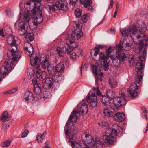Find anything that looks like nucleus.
Segmentation results:
<instances>
[{
    "label": "nucleus",
    "instance_id": "nucleus-1",
    "mask_svg": "<svg viewBox=\"0 0 148 148\" xmlns=\"http://www.w3.org/2000/svg\"><path fill=\"white\" fill-rule=\"evenodd\" d=\"M146 31V27L144 23L143 22L138 21L135 25H132L130 26L129 30L122 29L120 30V32L122 36L126 38L128 37L129 33L130 36L134 41L135 40H138L141 38V35L144 34Z\"/></svg>",
    "mask_w": 148,
    "mask_h": 148
},
{
    "label": "nucleus",
    "instance_id": "nucleus-2",
    "mask_svg": "<svg viewBox=\"0 0 148 148\" xmlns=\"http://www.w3.org/2000/svg\"><path fill=\"white\" fill-rule=\"evenodd\" d=\"M99 49H102V45H98L95 47L94 49L91 50L90 53L92 59L96 61V65L92 64V69L93 74L95 75V82L97 83L99 80L102 82V52L99 53Z\"/></svg>",
    "mask_w": 148,
    "mask_h": 148
},
{
    "label": "nucleus",
    "instance_id": "nucleus-3",
    "mask_svg": "<svg viewBox=\"0 0 148 148\" xmlns=\"http://www.w3.org/2000/svg\"><path fill=\"white\" fill-rule=\"evenodd\" d=\"M82 139L84 142L83 143H77L76 141L69 140L68 142L73 148H90L88 146L86 143L90 144L91 148H97L102 144L101 140L98 137L96 138L95 139L89 134L84 133L81 136Z\"/></svg>",
    "mask_w": 148,
    "mask_h": 148
},
{
    "label": "nucleus",
    "instance_id": "nucleus-4",
    "mask_svg": "<svg viewBox=\"0 0 148 148\" xmlns=\"http://www.w3.org/2000/svg\"><path fill=\"white\" fill-rule=\"evenodd\" d=\"M141 39L138 40V43L136 40L135 43H136V44L135 45L134 47V51L136 53H140V55L138 57L137 59V62L136 65L138 63H141L143 66V68L144 65L142 62L145 60L146 56V47L148 45V37L146 35L141 36Z\"/></svg>",
    "mask_w": 148,
    "mask_h": 148
},
{
    "label": "nucleus",
    "instance_id": "nucleus-5",
    "mask_svg": "<svg viewBox=\"0 0 148 148\" xmlns=\"http://www.w3.org/2000/svg\"><path fill=\"white\" fill-rule=\"evenodd\" d=\"M143 68V66L141 63H138L136 65L135 70L137 73L135 76V82L131 84L130 88L128 90V92L132 97H135L138 96V92L136 90L141 86L138 85L136 84H140L142 80L143 76V74L142 72Z\"/></svg>",
    "mask_w": 148,
    "mask_h": 148
},
{
    "label": "nucleus",
    "instance_id": "nucleus-6",
    "mask_svg": "<svg viewBox=\"0 0 148 148\" xmlns=\"http://www.w3.org/2000/svg\"><path fill=\"white\" fill-rule=\"evenodd\" d=\"M45 7L49 14L58 9L66 11L68 9V3L66 0H62L60 2L58 0H52L47 3Z\"/></svg>",
    "mask_w": 148,
    "mask_h": 148
},
{
    "label": "nucleus",
    "instance_id": "nucleus-7",
    "mask_svg": "<svg viewBox=\"0 0 148 148\" xmlns=\"http://www.w3.org/2000/svg\"><path fill=\"white\" fill-rule=\"evenodd\" d=\"M117 132L113 129L109 128L106 130L105 135L102 137V145L106 144L113 145L114 140V136L117 135Z\"/></svg>",
    "mask_w": 148,
    "mask_h": 148
},
{
    "label": "nucleus",
    "instance_id": "nucleus-8",
    "mask_svg": "<svg viewBox=\"0 0 148 148\" xmlns=\"http://www.w3.org/2000/svg\"><path fill=\"white\" fill-rule=\"evenodd\" d=\"M13 61L11 59H6L4 64V66H2L0 69V82L1 80L2 76L4 75L8 74L13 68Z\"/></svg>",
    "mask_w": 148,
    "mask_h": 148
},
{
    "label": "nucleus",
    "instance_id": "nucleus-9",
    "mask_svg": "<svg viewBox=\"0 0 148 148\" xmlns=\"http://www.w3.org/2000/svg\"><path fill=\"white\" fill-rule=\"evenodd\" d=\"M25 3L24 7L26 8H29L32 6V9L34 12L37 11H40L42 10V5L40 3L42 0H31Z\"/></svg>",
    "mask_w": 148,
    "mask_h": 148
},
{
    "label": "nucleus",
    "instance_id": "nucleus-10",
    "mask_svg": "<svg viewBox=\"0 0 148 148\" xmlns=\"http://www.w3.org/2000/svg\"><path fill=\"white\" fill-rule=\"evenodd\" d=\"M113 104L110 105L111 108L114 110L118 109L119 108L125 105L127 101L125 97H115L113 99Z\"/></svg>",
    "mask_w": 148,
    "mask_h": 148
},
{
    "label": "nucleus",
    "instance_id": "nucleus-11",
    "mask_svg": "<svg viewBox=\"0 0 148 148\" xmlns=\"http://www.w3.org/2000/svg\"><path fill=\"white\" fill-rule=\"evenodd\" d=\"M26 26H27L25 21L20 22L17 21L14 25L15 29L18 31V34L21 36L27 33V31Z\"/></svg>",
    "mask_w": 148,
    "mask_h": 148
},
{
    "label": "nucleus",
    "instance_id": "nucleus-12",
    "mask_svg": "<svg viewBox=\"0 0 148 148\" xmlns=\"http://www.w3.org/2000/svg\"><path fill=\"white\" fill-rule=\"evenodd\" d=\"M32 6L31 5V7L27 8L28 11H33V12L34 14L32 16V18L34 19V24L36 26L38 24H39L41 23L43 19V18L42 13L38 12L37 14L36 13L38 11H41L42 9L40 11H37L36 12H34L32 9Z\"/></svg>",
    "mask_w": 148,
    "mask_h": 148
},
{
    "label": "nucleus",
    "instance_id": "nucleus-13",
    "mask_svg": "<svg viewBox=\"0 0 148 148\" xmlns=\"http://www.w3.org/2000/svg\"><path fill=\"white\" fill-rule=\"evenodd\" d=\"M74 124L72 123V125H71L68 121L67 122L66 124L67 127L68 128L70 127L71 128L70 131L73 132V133H72L71 132H69V129H65V135H66V137L70 139H72L75 136L76 134L78 132L77 129V128H74Z\"/></svg>",
    "mask_w": 148,
    "mask_h": 148
},
{
    "label": "nucleus",
    "instance_id": "nucleus-14",
    "mask_svg": "<svg viewBox=\"0 0 148 148\" xmlns=\"http://www.w3.org/2000/svg\"><path fill=\"white\" fill-rule=\"evenodd\" d=\"M86 98L87 102L90 106L93 108L97 106V97L94 92H90Z\"/></svg>",
    "mask_w": 148,
    "mask_h": 148
},
{
    "label": "nucleus",
    "instance_id": "nucleus-15",
    "mask_svg": "<svg viewBox=\"0 0 148 148\" xmlns=\"http://www.w3.org/2000/svg\"><path fill=\"white\" fill-rule=\"evenodd\" d=\"M22 53L21 51L14 52L9 49L7 51V56L8 58L14 61H16L19 60Z\"/></svg>",
    "mask_w": 148,
    "mask_h": 148
},
{
    "label": "nucleus",
    "instance_id": "nucleus-16",
    "mask_svg": "<svg viewBox=\"0 0 148 148\" xmlns=\"http://www.w3.org/2000/svg\"><path fill=\"white\" fill-rule=\"evenodd\" d=\"M38 59L37 56H36L34 59L32 58L31 60V64L33 66V68L34 73H36V74H39V76H40L41 71L39 69V64L38 62Z\"/></svg>",
    "mask_w": 148,
    "mask_h": 148
},
{
    "label": "nucleus",
    "instance_id": "nucleus-17",
    "mask_svg": "<svg viewBox=\"0 0 148 148\" xmlns=\"http://www.w3.org/2000/svg\"><path fill=\"white\" fill-rule=\"evenodd\" d=\"M117 55L115 56V58L119 60V63L123 64L127 59V55L124 52L117 53Z\"/></svg>",
    "mask_w": 148,
    "mask_h": 148
},
{
    "label": "nucleus",
    "instance_id": "nucleus-18",
    "mask_svg": "<svg viewBox=\"0 0 148 148\" xmlns=\"http://www.w3.org/2000/svg\"><path fill=\"white\" fill-rule=\"evenodd\" d=\"M71 37L73 40H78L83 36V33L82 31H79L78 29L75 30L71 33Z\"/></svg>",
    "mask_w": 148,
    "mask_h": 148
},
{
    "label": "nucleus",
    "instance_id": "nucleus-19",
    "mask_svg": "<svg viewBox=\"0 0 148 148\" xmlns=\"http://www.w3.org/2000/svg\"><path fill=\"white\" fill-rule=\"evenodd\" d=\"M112 49V47L111 46L109 47L106 50V56L104 55V53L102 52V60L104 59L108 60L109 57H110V58L112 60L115 59V56L114 55H111Z\"/></svg>",
    "mask_w": 148,
    "mask_h": 148
},
{
    "label": "nucleus",
    "instance_id": "nucleus-20",
    "mask_svg": "<svg viewBox=\"0 0 148 148\" xmlns=\"http://www.w3.org/2000/svg\"><path fill=\"white\" fill-rule=\"evenodd\" d=\"M24 49L28 52L29 55L31 57L33 53V47L32 45L29 42H25L24 44Z\"/></svg>",
    "mask_w": 148,
    "mask_h": 148
},
{
    "label": "nucleus",
    "instance_id": "nucleus-21",
    "mask_svg": "<svg viewBox=\"0 0 148 148\" xmlns=\"http://www.w3.org/2000/svg\"><path fill=\"white\" fill-rule=\"evenodd\" d=\"M114 120L117 122H122L124 121L125 119V114L123 113L118 112L114 114L113 116Z\"/></svg>",
    "mask_w": 148,
    "mask_h": 148
},
{
    "label": "nucleus",
    "instance_id": "nucleus-22",
    "mask_svg": "<svg viewBox=\"0 0 148 148\" xmlns=\"http://www.w3.org/2000/svg\"><path fill=\"white\" fill-rule=\"evenodd\" d=\"M126 38H124L123 40V50L128 51L132 49V44L126 41Z\"/></svg>",
    "mask_w": 148,
    "mask_h": 148
},
{
    "label": "nucleus",
    "instance_id": "nucleus-23",
    "mask_svg": "<svg viewBox=\"0 0 148 148\" xmlns=\"http://www.w3.org/2000/svg\"><path fill=\"white\" fill-rule=\"evenodd\" d=\"M80 110L82 115H84L88 111V105L86 103H83L80 107Z\"/></svg>",
    "mask_w": 148,
    "mask_h": 148
},
{
    "label": "nucleus",
    "instance_id": "nucleus-24",
    "mask_svg": "<svg viewBox=\"0 0 148 148\" xmlns=\"http://www.w3.org/2000/svg\"><path fill=\"white\" fill-rule=\"evenodd\" d=\"M24 97L25 101L29 102L33 99V95L32 93L29 91H27L25 92Z\"/></svg>",
    "mask_w": 148,
    "mask_h": 148
},
{
    "label": "nucleus",
    "instance_id": "nucleus-25",
    "mask_svg": "<svg viewBox=\"0 0 148 148\" xmlns=\"http://www.w3.org/2000/svg\"><path fill=\"white\" fill-rule=\"evenodd\" d=\"M49 75L53 77L55 74H58V73L56 72V70L55 68L52 67L51 65H48L47 69Z\"/></svg>",
    "mask_w": 148,
    "mask_h": 148
},
{
    "label": "nucleus",
    "instance_id": "nucleus-26",
    "mask_svg": "<svg viewBox=\"0 0 148 148\" xmlns=\"http://www.w3.org/2000/svg\"><path fill=\"white\" fill-rule=\"evenodd\" d=\"M114 114L113 112L110 111L108 107L105 108L103 110V114L104 116L107 117L113 116Z\"/></svg>",
    "mask_w": 148,
    "mask_h": 148
},
{
    "label": "nucleus",
    "instance_id": "nucleus-27",
    "mask_svg": "<svg viewBox=\"0 0 148 148\" xmlns=\"http://www.w3.org/2000/svg\"><path fill=\"white\" fill-rule=\"evenodd\" d=\"M64 69V64L62 62H60L56 66V71L62 73Z\"/></svg>",
    "mask_w": 148,
    "mask_h": 148
},
{
    "label": "nucleus",
    "instance_id": "nucleus-28",
    "mask_svg": "<svg viewBox=\"0 0 148 148\" xmlns=\"http://www.w3.org/2000/svg\"><path fill=\"white\" fill-rule=\"evenodd\" d=\"M111 99L108 97L102 95V104L106 106H109L111 102Z\"/></svg>",
    "mask_w": 148,
    "mask_h": 148
},
{
    "label": "nucleus",
    "instance_id": "nucleus-29",
    "mask_svg": "<svg viewBox=\"0 0 148 148\" xmlns=\"http://www.w3.org/2000/svg\"><path fill=\"white\" fill-rule=\"evenodd\" d=\"M40 85H36L34 86L33 91L34 93L36 95H39L41 92L40 87H41V84Z\"/></svg>",
    "mask_w": 148,
    "mask_h": 148
},
{
    "label": "nucleus",
    "instance_id": "nucleus-30",
    "mask_svg": "<svg viewBox=\"0 0 148 148\" xmlns=\"http://www.w3.org/2000/svg\"><path fill=\"white\" fill-rule=\"evenodd\" d=\"M7 41L9 46L15 43L16 42L14 36L11 35L8 36L7 38Z\"/></svg>",
    "mask_w": 148,
    "mask_h": 148
},
{
    "label": "nucleus",
    "instance_id": "nucleus-31",
    "mask_svg": "<svg viewBox=\"0 0 148 148\" xmlns=\"http://www.w3.org/2000/svg\"><path fill=\"white\" fill-rule=\"evenodd\" d=\"M63 49L65 50V52L68 54H70L73 50L72 47H71L69 45L67 44H65L63 47Z\"/></svg>",
    "mask_w": 148,
    "mask_h": 148
},
{
    "label": "nucleus",
    "instance_id": "nucleus-32",
    "mask_svg": "<svg viewBox=\"0 0 148 148\" xmlns=\"http://www.w3.org/2000/svg\"><path fill=\"white\" fill-rule=\"evenodd\" d=\"M109 84L110 86L112 88L116 87L117 86V82L114 79H109Z\"/></svg>",
    "mask_w": 148,
    "mask_h": 148
},
{
    "label": "nucleus",
    "instance_id": "nucleus-33",
    "mask_svg": "<svg viewBox=\"0 0 148 148\" xmlns=\"http://www.w3.org/2000/svg\"><path fill=\"white\" fill-rule=\"evenodd\" d=\"M40 65L41 66L45 69H47L48 66L50 65L49 64V60L46 58L41 62Z\"/></svg>",
    "mask_w": 148,
    "mask_h": 148
},
{
    "label": "nucleus",
    "instance_id": "nucleus-34",
    "mask_svg": "<svg viewBox=\"0 0 148 148\" xmlns=\"http://www.w3.org/2000/svg\"><path fill=\"white\" fill-rule=\"evenodd\" d=\"M116 53L122 52L121 51V50L122 49H123V42L122 43V41L121 40L119 41L118 44L116 45Z\"/></svg>",
    "mask_w": 148,
    "mask_h": 148
},
{
    "label": "nucleus",
    "instance_id": "nucleus-35",
    "mask_svg": "<svg viewBox=\"0 0 148 148\" xmlns=\"http://www.w3.org/2000/svg\"><path fill=\"white\" fill-rule=\"evenodd\" d=\"M10 118L8 116L7 112H4L2 113V119L4 121L9 120Z\"/></svg>",
    "mask_w": 148,
    "mask_h": 148
},
{
    "label": "nucleus",
    "instance_id": "nucleus-36",
    "mask_svg": "<svg viewBox=\"0 0 148 148\" xmlns=\"http://www.w3.org/2000/svg\"><path fill=\"white\" fill-rule=\"evenodd\" d=\"M26 39L28 41H33L34 39L33 33H28L26 35Z\"/></svg>",
    "mask_w": 148,
    "mask_h": 148
},
{
    "label": "nucleus",
    "instance_id": "nucleus-37",
    "mask_svg": "<svg viewBox=\"0 0 148 148\" xmlns=\"http://www.w3.org/2000/svg\"><path fill=\"white\" fill-rule=\"evenodd\" d=\"M80 3L83 4L84 7H87L88 5L91 4L92 3V0H80Z\"/></svg>",
    "mask_w": 148,
    "mask_h": 148
},
{
    "label": "nucleus",
    "instance_id": "nucleus-38",
    "mask_svg": "<svg viewBox=\"0 0 148 148\" xmlns=\"http://www.w3.org/2000/svg\"><path fill=\"white\" fill-rule=\"evenodd\" d=\"M63 50L64 49H63V47L62 48L58 47L56 49L57 52L58 53L59 56L60 57H63L65 54L64 51Z\"/></svg>",
    "mask_w": 148,
    "mask_h": 148
},
{
    "label": "nucleus",
    "instance_id": "nucleus-39",
    "mask_svg": "<svg viewBox=\"0 0 148 148\" xmlns=\"http://www.w3.org/2000/svg\"><path fill=\"white\" fill-rule=\"evenodd\" d=\"M140 15L145 18H148V10L144 8L142 10L140 13Z\"/></svg>",
    "mask_w": 148,
    "mask_h": 148
},
{
    "label": "nucleus",
    "instance_id": "nucleus-40",
    "mask_svg": "<svg viewBox=\"0 0 148 148\" xmlns=\"http://www.w3.org/2000/svg\"><path fill=\"white\" fill-rule=\"evenodd\" d=\"M53 77H49L46 78L45 80V82L47 83L49 86H51V87L53 85Z\"/></svg>",
    "mask_w": 148,
    "mask_h": 148
},
{
    "label": "nucleus",
    "instance_id": "nucleus-41",
    "mask_svg": "<svg viewBox=\"0 0 148 148\" xmlns=\"http://www.w3.org/2000/svg\"><path fill=\"white\" fill-rule=\"evenodd\" d=\"M73 112L74 115V122H76L77 121V120L80 118V113L77 110H74Z\"/></svg>",
    "mask_w": 148,
    "mask_h": 148
},
{
    "label": "nucleus",
    "instance_id": "nucleus-42",
    "mask_svg": "<svg viewBox=\"0 0 148 148\" xmlns=\"http://www.w3.org/2000/svg\"><path fill=\"white\" fill-rule=\"evenodd\" d=\"M9 49H11L12 51H14V52L20 51L18 50L17 46L16 45V43L10 45L9 47Z\"/></svg>",
    "mask_w": 148,
    "mask_h": 148
},
{
    "label": "nucleus",
    "instance_id": "nucleus-43",
    "mask_svg": "<svg viewBox=\"0 0 148 148\" xmlns=\"http://www.w3.org/2000/svg\"><path fill=\"white\" fill-rule=\"evenodd\" d=\"M107 60L106 59H104L103 60V69L105 71H107L109 69V63L108 62Z\"/></svg>",
    "mask_w": 148,
    "mask_h": 148
},
{
    "label": "nucleus",
    "instance_id": "nucleus-44",
    "mask_svg": "<svg viewBox=\"0 0 148 148\" xmlns=\"http://www.w3.org/2000/svg\"><path fill=\"white\" fill-rule=\"evenodd\" d=\"M5 32L6 34L8 35H10L12 34V31L10 26L7 25L5 28Z\"/></svg>",
    "mask_w": 148,
    "mask_h": 148
},
{
    "label": "nucleus",
    "instance_id": "nucleus-45",
    "mask_svg": "<svg viewBox=\"0 0 148 148\" xmlns=\"http://www.w3.org/2000/svg\"><path fill=\"white\" fill-rule=\"evenodd\" d=\"M81 18L82 21L86 23L90 18V15L88 14H86L81 16Z\"/></svg>",
    "mask_w": 148,
    "mask_h": 148
},
{
    "label": "nucleus",
    "instance_id": "nucleus-46",
    "mask_svg": "<svg viewBox=\"0 0 148 148\" xmlns=\"http://www.w3.org/2000/svg\"><path fill=\"white\" fill-rule=\"evenodd\" d=\"M106 95L107 97L111 99L114 98V97L115 93L112 91L108 90L107 92Z\"/></svg>",
    "mask_w": 148,
    "mask_h": 148
},
{
    "label": "nucleus",
    "instance_id": "nucleus-47",
    "mask_svg": "<svg viewBox=\"0 0 148 148\" xmlns=\"http://www.w3.org/2000/svg\"><path fill=\"white\" fill-rule=\"evenodd\" d=\"M74 27H76V29L75 30L78 29L79 31H81L82 26V25L81 23L78 22H75L73 24Z\"/></svg>",
    "mask_w": 148,
    "mask_h": 148
},
{
    "label": "nucleus",
    "instance_id": "nucleus-48",
    "mask_svg": "<svg viewBox=\"0 0 148 148\" xmlns=\"http://www.w3.org/2000/svg\"><path fill=\"white\" fill-rule=\"evenodd\" d=\"M30 15L28 12H25L23 15V18L26 22H29V21Z\"/></svg>",
    "mask_w": 148,
    "mask_h": 148
},
{
    "label": "nucleus",
    "instance_id": "nucleus-49",
    "mask_svg": "<svg viewBox=\"0 0 148 148\" xmlns=\"http://www.w3.org/2000/svg\"><path fill=\"white\" fill-rule=\"evenodd\" d=\"M82 10L77 8L75 11V14L77 18H79L81 16Z\"/></svg>",
    "mask_w": 148,
    "mask_h": 148
},
{
    "label": "nucleus",
    "instance_id": "nucleus-50",
    "mask_svg": "<svg viewBox=\"0 0 148 148\" xmlns=\"http://www.w3.org/2000/svg\"><path fill=\"white\" fill-rule=\"evenodd\" d=\"M36 139L39 143L42 142L43 140V138L41 134L40 133L37 134L36 136Z\"/></svg>",
    "mask_w": 148,
    "mask_h": 148
},
{
    "label": "nucleus",
    "instance_id": "nucleus-51",
    "mask_svg": "<svg viewBox=\"0 0 148 148\" xmlns=\"http://www.w3.org/2000/svg\"><path fill=\"white\" fill-rule=\"evenodd\" d=\"M10 141L6 140L1 143L0 145L2 147H8L10 145Z\"/></svg>",
    "mask_w": 148,
    "mask_h": 148
},
{
    "label": "nucleus",
    "instance_id": "nucleus-52",
    "mask_svg": "<svg viewBox=\"0 0 148 148\" xmlns=\"http://www.w3.org/2000/svg\"><path fill=\"white\" fill-rule=\"evenodd\" d=\"M126 90L123 89L119 90V95L121 96V97H125L126 98Z\"/></svg>",
    "mask_w": 148,
    "mask_h": 148
},
{
    "label": "nucleus",
    "instance_id": "nucleus-53",
    "mask_svg": "<svg viewBox=\"0 0 148 148\" xmlns=\"http://www.w3.org/2000/svg\"><path fill=\"white\" fill-rule=\"evenodd\" d=\"M53 77L54 81L56 82H59L62 79V76L59 75V74L58 75L55 74L53 76Z\"/></svg>",
    "mask_w": 148,
    "mask_h": 148
},
{
    "label": "nucleus",
    "instance_id": "nucleus-54",
    "mask_svg": "<svg viewBox=\"0 0 148 148\" xmlns=\"http://www.w3.org/2000/svg\"><path fill=\"white\" fill-rule=\"evenodd\" d=\"M40 84H41V87L42 86L44 89L46 90L49 89L51 87V86H49V85L46 82H45L44 83H43V82H42Z\"/></svg>",
    "mask_w": 148,
    "mask_h": 148
},
{
    "label": "nucleus",
    "instance_id": "nucleus-55",
    "mask_svg": "<svg viewBox=\"0 0 148 148\" xmlns=\"http://www.w3.org/2000/svg\"><path fill=\"white\" fill-rule=\"evenodd\" d=\"M78 1V0H70L69 4L71 8H73Z\"/></svg>",
    "mask_w": 148,
    "mask_h": 148
},
{
    "label": "nucleus",
    "instance_id": "nucleus-56",
    "mask_svg": "<svg viewBox=\"0 0 148 148\" xmlns=\"http://www.w3.org/2000/svg\"><path fill=\"white\" fill-rule=\"evenodd\" d=\"M70 44L69 45L71 47H72L73 50L74 49L76 48L78 46L77 43L75 42V41H70Z\"/></svg>",
    "mask_w": 148,
    "mask_h": 148
},
{
    "label": "nucleus",
    "instance_id": "nucleus-57",
    "mask_svg": "<svg viewBox=\"0 0 148 148\" xmlns=\"http://www.w3.org/2000/svg\"><path fill=\"white\" fill-rule=\"evenodd\" d=\"M93 90H94L93 92H94L95 95V93L96 92V94L99 96L100 95H101V92L100 91V90L99 89L98 87H97V89L95 88H93Z\"/></svg>",
    "mask_w": 148,
    "mask_h": 148
},
{
    "label": "nucleus",
    "instance_id": "nucleus-58",
    "mask_svg": "<svg viewBox=\"0 0 148 148\" xmlns=\"http://www.w3.org/2000/svg\"><path fill=\"white\" fill-rule=\"evenodd\" d=\"M40 76L41 78L43 80H46V79L48 78L47 77L46 73L44 71L42 72L40 75Z\"/></svg>",
    "mask_w": 148,
    "mask_h": 148
},
{
    "label": "nucleus",
    "instance_id": "nucleus-59",
    "mask_svg": "<svg viewBox=\"0 0 148 148\" xmlns=\"http://www.w3.org/2000/svg\"><path fill=\"white\" fill-rule=\"evenodd\" d=\"M29 133V131L26 129L25 130V131L22 133L21 136L22 138H24L26 137Z\"/></svg>",
    "mask_w": 148,
    "mask_h": 148
},
{
    "label": "nucleus",
    "instance_id": "nucleus-60",
    "mask_svg": "<svg viewBox=\"0 0 148 148\" xmlns=\"http://www.w3.org/2000/svg\"><path fill=\"white\" fill-rule=\"evenodd\" d=\"M17 88H14L12 89H11L8 91L7 93L8 94H11L15 93L16 91H17Z\"/></svg>",
    "mask_w": 148,
    "mask_h": 148
},
{
    "label": "nucleus",
    "instance_id": "nucleus-61",
    "mask_svg": "<svg viewBox=\"0 0 148 148\" xmlns=\"http://www.w3.org/2000/svg\"><path fill=\"white\" fill-rule=\"evenodd\" d=\"M32 83L33 85L34 86L36 85H40L39 84H40V83H39L38 84V83L37 80L35 78H34L32 79Z\"/></svg>",
    "mask_w": 148,
    "mask_h": 148
},
{
    "label": "nucleus",
    "instance_id": "nucleus-62",
    "mask_svg": "<svg viewBox=\"0 0 148 148\" xmlns=\"http://www.w3.org/2000/svg\"><path fill=\"white\" fill-rule=\"evenodd\" d=\"M147 112H142L141 115L143 118L146 119L147 121H148V118L147 114Z\"/></svg>",
    "mask_w": 148,
    "mask_h": 148
},
{
    "label": "nucleus",
    "instance_id": "nucleus-63",
    "mask_svg": "<svg viewBox=\"0 0 148 148\" xmlns=\"http://www.w3.org/2000/svg\"><path fill=\"white\" fill-rule=\"evenodd\" d=\"M10 126L9 124L8 123L5 124H3V126L2 127V128L3 130H5L6 129L8 128Z\"/></svg>",
    "mask_w": 148,
    "mask_h": 148
},
{
    "label": "nucleus",
    "instance_id": "nucleus-64",
    "mask_svg": "<svg viewBox=\"0 0 148 148\" xmlns=\"http://www.w3.org/2000/svg\"><path fill=\"white\" fill-rule=\"evenodd\" d=\"M109 125L108 123L104 121H102V127H108L109 126Z\"/></svg>",
    "mask_w": 148,
    "mask_h": 148
}]
</instances>
